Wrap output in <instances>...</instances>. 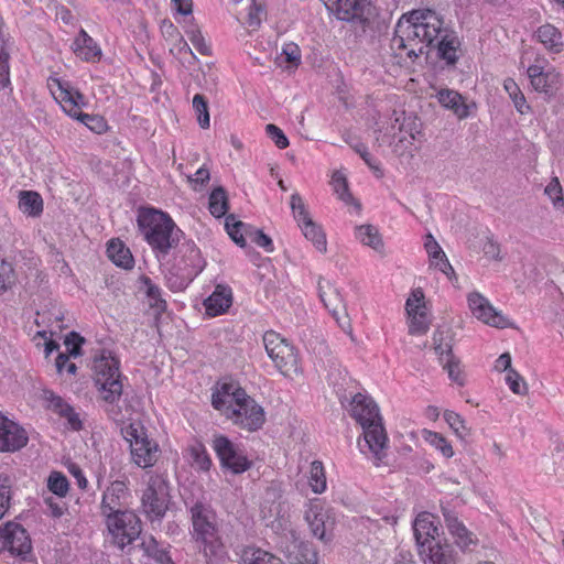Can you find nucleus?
I'll return each mask as SVG.
<instances>
[{"instance_id": "a878e982", "label": "nucleus", "mask_w": 564, "mask_h": 564, "mask_svg": "<svg viewBox=\"0 0 564 564\" xmlns=\"http://www.w3.org/2000/svg\"><path fill=\"white\" fill-rule=\"evenodd\" d=\"M232 304V293L229 286L217 285L215 291L204 301L209 316L224 314Z\"/></svg>"}, {"instance_id": "ea45409f", "label": "nucleus", "mask_w": 564, "mask_h": 564, "mask_svg": "<svg viewBox=\"0 0 564 564\" xmlns=\"http://www.w3.org/2000/svg\"><path fill=\"white\" fill-rule=\"evenodd\" d=\"M208 208L210 214L220 218L226 215L229 208L227 192L223 186L214 188L209 195Z\"/></svg>"}, {"instance_id": "bb28decb", "label": "nucleus", "mask_w": 564, "mask_h": 564, "mask_svg": "<svg viewBox=\"0 0 564 564\" xmlns=\"http://www.w3.org/2000/svg\"><path fill=\"white\" fill-rule=\"evenodd\" d=\"M127 485L124 481L115 480L104 492L101 500V513L104 517L122 511L121 498L124 497Z\"/></svg>"}, {"instance_id": "2f4dec72", "label": "nucleus", "mask_w": 564, "mask_h": 564, "mask_svg": "<svg viewBox=\"0 0 564 564\" xmlns=\"http://www.w3.org/2000/svg\"><path fill=\"white\" fill-rule=\"evenodd\" d=\"M436 97L444 108L452 110L459 119L468 117V107L465 104L463 96L457 91L448 88L441 89Z\"/></svg>"}, {"instance_id": "bf43d9fd", "label": "nucleus", "mask_w": 564, "mask_h": 564, "mask_svg": "<svg viewBox=\"0 0 564 564\" xmlns=\"http://www.w3.org/2000/svg\"><path fill=\"white\" fill-rule=\"evenodd\" d=\"M267 18L265 6L262 2H257L252 0V3L249 8L248 13V24L249 26L257 29L260 26L261 22Z\"/></svg>"}, {"instance_id": "cd10ccee", "label": "nucleus", "mask_w": 564, "mask_h": 564, "mask_svg": "<svg viewBox=\"0 0 564 564\" xmlns=\"http://www.w3.org/2000/svg\"><path fill=\"white\" fill-rule=\"evenodd\" d=\"M72 48L76 56L86 62H95L99 59L101 55L100 47L97 45L94 39L87 34V32L84 29L79 31L78 35L76 36L73 43Z\"/></svg>"}, {"instance_id": "0eeeda50", "label": "nucleus", "mask_w": 564, "mask_h": 564, "mask_svg": "<svg viewBox=\"0 0 564 564\" xmlns=\"http://www.w3.org/2000/svg\"><path fill=\"white\" fill-rule=\"evenodd\" d=\"M123 437L130 443L133 462L142 468L153 466L159 458V445L150 440L140 423H130L121 429Z\"/></svg>"}, {"instance_id": "3c124183", "label": "nucleus", "mask_w": 564, "mask_h": 564, "mask_svg": "<svg viewBox=\"0 0 564 564\" xmlns=\"http://www.w3.org/2000/svg\"><path fill=\"white\" fill-rule=\"evenodd\" d=\"M193 465L199 469L207 471L212 466V459L202 443H196L189 448Z\"/></svg>"}, {"instance_id": "393cba45", "label": "nucleus", "mask_w": 564, "mask_h": 564, "mask_svg": "<svg viewBox=\"0 0 564 564\" xmlns=\"http://www.w3.org/2000/svg\"><path fill=\"white\" fill-rule=\"evenodd\" d=\"M419 553L424 564H456L453 547L447 543H430L420 547Z\"/></svg>"}, {"instance_id": "6e6552de", "label": "nucleus", "mask_w": 564, "mask_h": 564, "mask_svg": "<svg viewBox=\"0 0 564 564\" xmlns=\"http://www.w3.org/2000/svg\"><path fill=\"white\" fill-rule=\"evenodd\" d=\"M326 8L336 13L339 20L369 28L377 17L376 7L368 0H322Z\"/></svg>"}, {"instance_id": "4468645a", "label": "nucleus", "mask_w": 564, "mask_h": 564, "mask_svg": "<svg viewBox=\"0 0 564 564\" xmlns=\"http://www.w3.org/2000/svg\"><path fill=\"white\" fill-rule=\"evenodd\" d=\"M235 424L248 431H257L263 425L265 417L264 411L252 398L242 397L241 402L235 404L229 411V415Z\"/></svg>"}, {"instance_id": "5701e85b", "label": "nucleus", "mask_w": 564, "mask_h": 564, "mask_svg": "<svg viewBox=\"0 0 564 564\" xmlns=\"http://www.w3.org/2000/svg\"><path fill=\"white\" fill-rule=\"evenodd\" d=\"M48 86L55 99L62 104L64 111L72 118L78 121L83 120L82 116L86 113L79 110V101H75L73 90L58 78H51Z\"/></svg>"}, {"instance_id": "774afa93", "label": "nucleus", "mask_w": 564, "mask_h": 564, "mask_svg": "<svg viewBox=\"0 0 564 564\" xmlns=\"http://www.w3.org/2000/svg\"><path fill=\"white\" fill-rule=\"evenodd\" d=\"M265 132L279 149H285L289 147V140H288L286 135L275 124H273V123L267 124Z\"/></svg>"}, {"instance_id": "052dcab7", "label": "nucleus", "mask_w": 564, "mask_h": 564, "mask_svg": "<svg viewBox=\"0 0 564 564\" xmlns=\"http://www.w3.org/2000/svg\"><path fill=\"white\" fill-rule=\"evenodd\" d=\"M424 293L421 289H416L412 291L411 296L406 300L405 310L408 315L420 314L425 312V306L423 303Z\"/></svg>"}, {"instance_id": "0e129e2a", "label": "nucleus", "mask_w": 564, "mask_h": 564, "mask_svg": "<svg viewBox=\"0 0 564 564\" xmlns=\"http://www.w3.org/2000/svg\"><path fill=\"white\" fill-rule=\"evenodd\" d=\"M430 267L443 272L453 283H456L458 281L455 270L449 263L445 253L443 257H437V259L430 260Z\"/></svg>"}, {"instance_id": "dca6fc26", "label": "nucleus", "mask_w": 564, "mask_h": 564, "mask_svg": "<svg viewBox=\"0 0 564 564\" xmlns=\"http://www.w3.org/2000/svg\"><path fill=\"white\" fill-rule=\"evenodd\" d=\"M468 305L473 315L485 324L498 328H506L512 325L501 312H498L490 302L478 292H473L468 295Z\"/></svg>"}, {"instance_id": "a19ab883", "label": "nucleus", "mask_w": 564, "mask_h": 564, "mask_svg": "<svg viewBox=\"0 0 564 564\" xmlns=\"http://www.w3.org/2000/svg\"><path fill=\"white\" fill-rule=\"evenodd\" d=\"M503 88L513 101L516 109L521 115L528 113L531 110V107L528 105L523 93L512 78H507L503 82Z\"/></svg>"}, {"instance_id": "4d7b16f0", "label": "nucleus", "mask_w": 564, "mask_h": 564, "mask_svg": "<svg viewBox=\"0 0 564 564\" xmlns=\"http://www.w3.org/2000/svg\"><path fill=\"white\" fill-rule=\"evenodd\" d=\"M455 539V543L460 549H468L469 545L477 543V538L470 532L464 523H462L455 531L449 532Z\"/></svg>"}, {"instance_id": "6ab92c4d", "label": "nucleus", "mask_w": 564, "mask_h": 564, "mask_svg": "<svg viewBox=\"0 0 564 564\" xmlns=\"http://www.w3.org/2000/svg\"><path fill=\"white\" fill-rule=\"evenodd\" d=\"M42 400L45 402V408L61 417L66 419L68 425L74 431H79L83 427V423L79 419L78 413L75 412L74 408L68 404L61 395H57L54 391L44 389L42 391Z\"/></svg>"}, {"instance_id": "c9c22d12", "label": "nucleus", "mask_w": 564, "mask_h": 564, "mask_svg": "<svg viewBox=\"0 0 564 564\" xmlns=\"http://www.w3.org/2000/svg\"><path fill=\"white\" fill-rule=\"evenodd\" d=\"M536 37L549 51L560 53L563 50L562 33L552 24L541 25Z\"/></svg>"}, {"instance_id": "864d4df0", "label": "nucleus", "mask_w": 564, "mask_h": 564, "mask_svg": "<svg viewBox=\"0 0 564 564\" xmlns=\"http://www.w3.org/2000/svg\"><path fill=\"white\" fill-rule=\"evenodd\" d=\"M424 438L432 446L438 449L446 458L454 455L452 445L441 434L432 431H424Z\"/></svg>"}, {"instance_id": "8fccbe9b", "label": "nucleus", "mask_w": 564, "mask_h": 564, "mask_svg": "<svg viewBox=\"0 0 564 564\" xmlns=\"http://www.w3.org/2000/svg\"><path fill=\"white\" fill-rule=\"evenodd\" d=\"M47 487L51 492L58 497H65L68 492L69 482L65 475L59 471H52L47 479Z\"/></svg>"}, {"instance_id": "e2e57ef3", "label": "nucleus", "mask_w": 564, "mask_h": 564, "mask_svg": "<svg viewBox=\"0 0 564 564\" xmlns=\"http://www.w3.org/2000/svg\"><path fill=\"white\" fill-rule=\"evenodd\" d=\"M410 324H409V333L410 335H419L424 334L429 329V322L426 317V313L422 312L420 314L409 315Z\"/></svg>"}, {"instance_id": "b1692460", "label": "nucleus", "mask_w": 564, "mask_h": 564, "mask_svg": "<svg viewBox=\"0 0 564 564\" xmlns=\"http://www.w3.org/2000/svg\"><path fill=\"white\" fill-rule=\"evenodd\" d=\"M528 77L534 90L552 94L560 84V74L554 70H543L539 65H531L527 69Z\"/></svg>"}, {"instance_id": "2eb2a0df", "label": "nucleus", "mask_w": 564, "mask_h": 564, "mask_svg": "<svg viewBox=\"0 0 564 564\" xmlns=\"http://www.w3.org/2000/svg\"><path fill=\"white\" fill-rule=\"evenodd\" d=\"M411 21H415L422 30L421 36L424 46H431L435 40L445 32L443 18L434 10L431 9H416L409 12Z\"/></svg>"}, {"instance_id": "6e6d98bb", "label": "nucleus", "mask_w": 564, "mask_h": 564, "mask_svg": "<svg viewBox=\"0 0 564 564\" xmlns=\"http://www.w3.org/2000/svg\"><path fill=\"white\" fill-rule=\"evenodd\" d=\"M226 230L230 238L241 248L246 247V239L241 234L240 229L245 226V224L240 220H236L234 215H228L226 217Z\"/></svg>"}, {"instance_id": "9d476101", "label": "nucleus", "mask_w": 564, "mask_h": 564, "mask_svg": "<svg viewBox=\"0 0 564 564\" xmlns=\"http://www.w3.org/2000/svg\"><path fill=\"white\" fill-rule=\"evenodd\" d=\"M433 349L438 356L440 362L447 371L451 380L459 386L464 384V379L459 369V359L453 354L454 334L448 327H440L433 334Z\"/></svg>"}, {"instance_id": "423d86ee", "label": "nucleus", "mask_w": 564, "mask_h": 564, "mask_svg": "<svg viewBox=\"0 0 564 564\" xmlns=\"http://www.w3.org/2000/svg\"><path fill=\"white\" fill-rule=\"evenodd\" d=\"M263 344L276 369L285 377L300 372L299 358L294 347L274 330L265 332Z\"/></svg>"}, {"instance_id": "69168bd1", "label": "nucleus", "mask_w": 564, "mask_h": 564, "mask_svg": "<svg viewBox=\"0 0 564 564\" xmlns=\"http://www.w3.org/2000/svg\"><path fill=\"white\" fill-rule=\"evenodd\" d=\"M186 34L194 45V47L205 56H208L212 54L210 46L206 43L202 32L198 29H192L186 31Z\"/></svg>"}, {"instance_id": "aec40b11", "label": "nucleus", "mask_w": 564, "mask_h": 564, "mask_svg": "<svg viewBox=\"0 0 564 564\" xmlns=\"http://www.w3.org/2000/svg\"><path fill=\"white\" fill-rule=\"evenodd\" d=\"M247 395L246 391L234 382H224L213 393L212 404L216 410L229 415V411L235 404L241 402L242 397L246 398Z\"/></svg>"}, {"instance_id": "c756f323", "label": "nucleus", "mask_w": 564, "mask_h": 564, "mask_svg": "<svg viewBox=\"0 0 564 564\" xmlns=\"http://www.w3.org/2000/svg\"><path fill=\"white\" fill-rule=\"evenodd\" d=\"M460 41L454 31L445 30L442 34L441 41H438L436 47L438 56L444 59L448 65H454L458 61V50Z\"/></svg>"}, {"instance_id": "58836bf2", "label": "nucleus", "mask_w": 564, "mask_h": 564, "mask_svg": "<svg viewBox=\"0 0 564 564\" xmlns=\"http://www.w3.org/2000/svg\"><path fill=\"white\" fill-rule=\"evenodd\" d=\"M242 560L245 564H283L282 560L272 553L253 546L243 551Z\"/></svg>"}, {"instance_id": "680f3d73", "label": "nucleus", "mask_w": 564, "mask_h": 564, "mask_svg": "<svg viewBox=\"0 0 564 564\" xmlns=\"http://www.w3.org/2000/svg\"><path fill=\"white\" fill-rule=\"evenodd\" d=\"M544 193L550 197L553 202L555 208H560L564 206V199L562 195V186L557 177H553L551 182L546 185Z\"/></svg>"}, {"instance_id": "49530a36", "label": "nucleus", "mask_w": 564, "mask_h": 564, "mask_svg": "<svg viewBox=\"0 0 564 564\" xmlns=\"http://www.w3.org/2000/svg\"><path fill=\"white\" fill-rule=\"evenodd\" d=\"M310 486L315 494H322L326 489L325 470L319 460H314L311 464Z\"/></svg>"}, {"instance_id": "7c9ffc66", "label": "nucleus", "mask_w": 564, "mask_h": 564, "mask_svg": "<svg viewBox=\"0 0 564 564\" xmlns=\"http://www.w3.org/2000/svg\"><path fill=\"white\" fill-rule=\"evenodd\" d=\"M327 513L321 505L311 503L305 511V520L310 525L312 534L322 540H326V520Z\"/></svg>"}, {"instance_id": "412c9836", "label": "nucleus", "mask_w": 564, "mask_h": 564, "mask_svg": "<svg viewBox=\"0 0 564 564\" xmlns=\"http://www.w3.org/2000/svg\"><path fill=\"white\" fill-rule=\"evenodd\" d=\"M178 253L184 263V267L180 268L182 279L189 281L204 269L205 262L194 241H185L182 243Z\"/></svg>"}, {"instance_id": "f03ea898", "label": "nucleus", "mask_w": 564, "mask_h": 564, "mask_svg": "<svg viewBox=\"0 0 564 564\" xmlns=\"http://www.w3.org/2000/svg\"><path fill=\"white\" fill-rule=\"evenodd\" d=\"M137 223L144 240L159 260L165 259L170 251L178 246L183 236V231L169 214L154 208L140 209Z\"/></svg>"}, {"instance_id": "4be33fe9", "label": "nucleus", "mask_w": 564, "mask_h": 564, "mask_svg": "<svg viewBox=\"0 0 564 564\" xmlns=\"http://www.w3.org/2000/svg\"><path fill=\"white\" fill-rule=\"evenodd\" d=\"M413 531L419 549L437 542L438 527L436 518L429 512L420 513L413 522Z\"/></svg>"}, {"instance_id": "5fc2aeb1", "label": "nucleus", "mask_w": 564, "mask_h": 564, "mask_svg": "<svg viewBox=\"0 0 564 564\" xmlns=\"http://www.w3.org/2000/svg\"><path fill=\"white\" fill-rule=\"evenodd\" d=\"M332 185L334 192L338 195V198L349 204L354 200V197L348 188V182L340 172H335L332 177Z\"/></svg>"}, {"instance_id": "f257e3e1", "label": "nucleus", "mask_w": 564, "mask_h": 564, "mask_svg": "<svg viewBox=\"0 0 564 564\" xmlns=\"http://www.w3.org/2000/svg\"><path fill=\"white\" fill-rule=\"evenodd\" d=\"M95 383L105 402V411L115 422H123L132 413V406L122 400L123 376L120 372V361L110 352H104L94 361Z\"/></svg>"}, {"instance_id": "a18cd8bd", "label": "nucleus", "mask_w": 564, "mask_h": 564, "mask_svg": "<svg viewBox=\"0 0 564 564\" xmlns=\"http://www.w3.org/2000/svg\"><path fill=\"white\" fill-rule=\"evenodd\" d=\"M301 230L305 238L313 242L315 248L319 252H326L327 250V241L326 236L321 229V227L314 221L310 223V225H304L301 227Z\"/></svg>"}, {"instance_id": "f3484780", "label": "nucleus", "mask_w": 564, "mask_h": 564, "mask_svg": "<svg viewBox=\"0 0 564 564\" xmlns=\"http://www.w3.org/2000/svg\"><path fill=\"white\" fill-rule=\"evenodd\" d=\"M0 538L3 539V547L11 554L24 558L31 552L32 545L26 530L19 523L8 522L0 527Z\"/></svg>"}, {"instance_id": "a211bd4d", "label": "nucleus", "mask_w": 564, "mask_h": 564, "mask_svg": "<svg viewBox=\"0 0 564 564\" xmlns=\"http://www.w3.org/2000/svg\"><path fill=\"white\" fill-rule=\"evenodd\" d=\"M29 441L26 431L0 412V453H13Z\"/></svg>"}, {"instance_id": "72a5a7b5", "label": "nucleus", "mask_w": 564, "mask_h": 564, "mask_svg": "<svg viewBox=\"0 0 564 564\" xmlns=\"http://www.w3.org/2000/svg\"><path fill=\"white\" fill-rule=\"evenodd\" d=\"M413 140H415V138L405 133L400 134L398 130H389V133H384L382 137L378 135L376 138V142L379 147L388 143L393 147V152L399 156H402L406 152V150L413 144Z\"/></svg>"}, {"instance_id": "473e14b6", "label": "nucleus", "mask_w": 564, "mask_h": 564, "mask_svg": "<svg viewBox=\"0 0 564 564\" xmlns=\"http://www.w3.org/2000/svg\"><path fill=\"white\" fill-rule=\"evenodd\" d=\"M394 119L391 122L390 130H398L399 133H405L412 138L421 133V122L419 118L412 113L406 115L404 111H393Z\"/></svg>"}, {"instance_id": "37998d69", "label": "nucleus", "mask_w": 564, "mask_h": 564, "mask_svg": "<svg viewBox=\"0 0 564 564\" xmlns=\"http://www.w3.org/2000/svg\"><path fill=\"white\" fill-rule=\"evenodd\" d=\"M296 552L289 555L292 564H318L317 552L308 543L294 544Z\"/></svg>"}, {"instance_id": "ddd939ff", "label": "nucleus", "mask_w": 564, "mask_h": 564, "mask_svg": "<svg viewBox=\"0 0 564 564\" xmlns=\"http://www.w3.org/2000/svg\"><path fill=\"white\" fill-rule=\"evenodd\" d=\"M213 448L221 466L231 470L234 474H241L251 467V462L243 451L224 435H218L214 438Z\"/></svg>"}, {"instance_id": "39448f33", "label": "nucleus", "mask_w": 564, "mask_h": 564, "mask_svg": "<svg viewBox=\"0 0 564 564\" xmlns=\"http://www.w3.org/2000/svg\"><path fill=\"white\" fill-rule=\"evenodd\" d=\"M172 497L167 480L161 475H151L141 497V509L151 522L161 521L170 508Z\"/></svg>"}, {"instance_id": "de8ad7c7", "label": "nucleus", "mask_w": 564, "mask_h": 564, "mask_svg": "<svg viewBox=\"0 0 564 564\" xmlns=\"http://www.w3.org/2000/svg\"><path fill=\"white\" fill-rule=\"evenodd\" d=\"M17 283V273L11 262L0 258V294L12 289Z\"/></svg>"}, {"instance_id": "603ef678", "label": "nucleus", "mask_w": 564, "mask_h": 564, "mask_svg": "<svg viewBox=\"0 0 564 564\" xmlns=\"http://www.w3.org/2000/svg\"><path fill=\"white\" fill-rule=\"evenodd\" d=\"M193 108L197 115V120L203 129H207L209 127V111L207 99L204 95L196 94L193 98Z\"/></svg>"}, {"instance_id": "9b49d317", "label": "nucleus", "mask_w": 564, "mask_h": 564, "mask_svg": "<svg viewBox=\"0 0 564 564\" xmlns=\"http://www.w3.org/2000/svg\"><path fill=\"white\" fill-rule=\"evenodd\" d=\"M421 31L420 25L415 21H411L409 13H404L395 25L392 44L399 50L409 48V57H417L424 53L425 47Z\"/></svg>"}, {"instance_id": "7ed1b4c3", "label": "nucleus", "mask_w": 564, "mask_h": 564, "mask_svg": "<svg viewBox=\"0 0 564 564\" xmlns=\"http://www.w3.org/2000/svg\"><path fill=\"white\" fill-rule=\"evenodd\" d=\"M350 415L364 430L365 446L377 462L386 457L388 436L377 403L368 395L357 393L350 403Z\"/></svg>"}, {"instance_id": "1a4fd4ad", "label": "nucleus", "mask_w": 564, "mask_h": 564, "mask_svg": "<svg viewBox=\"0 0 564 564\" xmlns=\"http://www.w3.org/2000/svg\"><path fill=\"white\" fill-rule=\"evenodd\" d=\"M106 524L113 543L121 550L131 544L141 533V521L130 510L119 511L106 516Z\"/></svg>"}, {"instance_id": "e433bc0d", "label": "nucleus", "mask_w": 564, "mask_h": 564, "mask_svg": "<svg viewBox=\"0 0 564 564\" xmlns=\"http://www.w3.org/2000/svg\"><path fill=\"white\" fill-rule=\"evenodd\" d=\"M10 45L3 32V21L0 17V87L10 85Z\"/></svg>"}, {"instance_id": "09e8293b", "label": "nucleus", "mask_w": 564, "mask_h": 564, "mask_svg": "<svg viewBox=\"0 0 564 564\" xmlns=\"http://www.w3.org/2000/svg\"><path fill=\"white\" fill-rule=\"evenodd\" d=\"M290 204L293 210L294 218L297 221L300 228L304 225H310V223L313 221L300 194H292Z\"/></svg>"}, {"instance_id": "4c0bfd02", "label": "nucleus", "mask_w": 564, "mask_h": 564, "mask_svg": "<svg viewBox=\"0 0 564 564\" xmlns=\"http://www.w3.org/2000/svg\"><path fill=\"white\" fill-rule=\"evenodd\" d=\"M19 208L28 216L37 217L43 212V199L36 192L22 191L19 195Z\"/></svg>"}, {"instance_id": "20e7f679", "label": "nucleus", "mask_w": 564, "mask_h": 564, "mask_svg": "<svg viewBox=\"0 0 564 564\" xmlns=\"http://www.w3.org/2000/svg\"><path fill=\"white\" fill-rule=\"evenodd\" d=\"M192 530L191 536L205 558L221 557L225 553L220 535L217 514L214 509L200 501H196L191 508Z\"/></svg>"}, {"instance_id": "c85d7f7f", "label": "nucleus", "mask_w": 564, "mask_h": 564, "mask_svg": "<svg viewBox=\"0 0 564 564\" xmlns=\"http://www.w3.org/2000/svg\"><path fill=\"white\" fill-rule=\"evenodd\" d=\"M139 283V290L144 293L150 307L155 311L156 315L165 312L167 304L166 301L162 297V291L159 285L153 283V281L147 275H141Z\"/></svg>"}, {"instance_id": "79ce46f5", "label": "nucleus", "mask_w": 564, "mask_h": 564, "mask_svg": "<svg viewBox=\"0 0 564 564\" xmlns=\"http://www.w3.org/2000/svg\"><path fill=\"white\" fill-rule=\"evenodd\" d=\"M141 547L144 554L153 558L159 564H174L169 552L165 549H160L159 543L153 538L142 541Z\"/></svg>"}, {"instance_id": "c03bdc74", "label": "nucleus", "mask_w": 564, "mask_h": 564, "mask_svg": "<svg viewBox=\"0 0 564 564\" xmlns=\"http://www.w3.org/2000/svg\"><path fill=\"white\" fill-rule=\"evenodd\" d=\"M357 238L366 246L375 250L382 248L383 243L379 231L371 225H361L356 228Z\"/></svg>"}, {"instance_id": "13d9d810", "label": "nucleus", "mask_w": 564, "mask_h": 564, "mask_svg": "<svg viewBox=\"0 0 564 564\" xmlns=\"http://www.w3.org/2000/svg\"><path fill=\"white\" fill-rule=\"evenodd\" d=\"M506 382L508 383L510 390L516 394L525 395L529 391L527 382L514 369L509 370L506 376Z\"/></svg>"}, {"instance_id": "338daca9", "label": "nucleus", "mask_w": 564, "mask_h": 564, "mask_svg": "<svg viewBox=\"0 0 564 564\" xmlns=\"http://www.w3.org/2000/svg\"><path fill=\"white\" fill-rule=\"evenodd\" d=\"M281 56H283L285 62H288L292 67H297L301 63V51L295 43L285 44Z\"/></svg>"}, {"instance_id": "f704fd0d", "label": "nucleus", "mask_w": 564, "mask_h": 564, "mask_svg": "<svg viewBox=\"0 0 564 564\" xmlns=\"http://www.w3.org/2000/svg\"><path fill=\"white\" fill-rule=\"evenodd\" d=\"M108 258L120 268L131 269L134 260L131 251L120 240H111L107 247Z\"/></svg>"}, {"instance_id": "f8f14e48", "label": "nucleus", "mask_w": 564, "mask_h": 564, "mask_svg": "<svg viewBox=\"0 0 564 564\" xmlns=\"http://www.w3.org/2000/svg\"><path fill=\"white\" fill-rule=\"evenodd\" d=\"M318 294L339 327L354 340L350 318L339 290L329 281L321 279L318 281Z\"/></svg>"}]
</instances>
